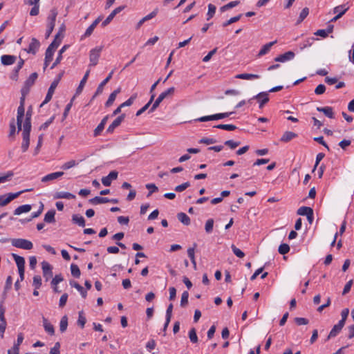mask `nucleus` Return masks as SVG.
<instances>
[{
  "mask_svg": "<svg viewBox=\"0 0 354 354\" xmlns=\"http://www.w3.org/2000/svg\"><path fill=\"white\" fill-rule=\"evenodd\" d=\"M31 210L30 205H23L19 206L17 209H15L14 214L15 215H20L23 213H27Z\"/></svg>",
  "mask_w": 354,
  "mask_h": 354,
  "instance_id": "33",
  "label": "nucleus"
},
{
  "mask_svg": "<svg viewBox=\"0 0 354 354\" xmlns=\"http://www.w3.org/2000/svg\"><path fill=\"white\" fill-rule=\"evenodd\" d=\"M216 6L213 4L209 3L208 5V12H207V20L211 19L216 12Z\"/></svg>",
  "mask_w": 354,
  "mask_h": 354,
  "instance_id": "60",
  "label": "nucleus"
},
{
  "mask_svg": "<svg viewBox=\"0 0 354 354\" xmlns=\"http://www.w3.org/2000/svg\"><path fill=\"white\" fill-rule=\"evenodd\" d=\"M313 211V209L310 207L302 206L297 209V213L299 215L306 216L310 213H311Z\"/></svg>",
  "mask_w": 354,
  "mask_h": 354,
  "instance_id": "40",
  "label": "nucleus"
},
{
  "mask_svg": "<svg viewBox=\"0 0 354 354\" xmlns=\"http://www.w3.org/2000/svg\"><path fill=\"white\" fill-rule=\"evenodd\" d=\"M349 7L346 4L340 5L334 8V13L337 15L332 19V21H335L342 17L343 15L348 10Z\"/></svg>",
  "mask_w": 354,
  "mask_h": 354,
  "instance_id": "8",
  "label": "nucleus"
},
{
  "mask_svg": "<svg viewBox=\"0 0 354 354\" xmlns=\"http://www.w3.org/2000/svg\"><path fill=\"white\" fill-rule=\"evenodd\" d=\"M24 98H21L20 100V105L19 106L17 109V127H18V131L21 130V126H22V120L24 116V112L25 109L24 106Z\"/></svg>",
  "mask_w": 354,
  "mask_h": 354,
  "instance_id": "6",
  "label": "nucleus"
},
{
  "mask_svg": "<svg viewBox=\"0 0 354 354\" xmlns=\"http://www.w3.org/2000/svg\"><path fill=\"white\" fill-rule=\"evenodd\" d=\"M175 88L174 87H170L164 92L161 93L158 98L156 100L154 103L153 104L152 106L151 107L149 112L151 113L154 111L160 105V102L167 97L168 96L172 95L174 93Z\"/></svg>",
  "mask_w": 354,
  "mask_h": 354,
  "instance_id": "2",
  "label": "nucleus"
},
{
  "mask_svg": "<svg viewBox=\"0 0 354 354\" xmlns=\"http://www.w3.org/2000/svg\"><path fill=\"white\" fill-rule=\"evenodd\" d=\"M277 43V40L269 42L262 46L261 50L259 52L258 55L259 57L263 56L268 53L271 49V47Z\"/></svg>",
  "mask_w": 354,
  "mask_h": 354,
  "instance_id": "25",
  "label": "nucleus"
},
{
  "mask_svg": "<svg viewBox=\"0 0 354 354\" xmlns=\"http://www.w3.org/2000/svg\"><path fill=\"white\" fill-rule=\"evenodd\" d=\"M86 322V317L83 315V312H80L77 324L81 326V328H83L84 327Z\"/></svg>",
  "mask_w": 354,
  "mask_h": 354,
  "instance_id": "63",
  "label": "nucleus"
},
{
  "mask_svg": "<svg viewBox=\"0 0 354 354\" xmlns=\"http://www.w3.org/2000/svg\"><path fill=\"white\" fill-rule=\"evenodd\" d=\"M332 32V28H329L328 30L320 29L317 30V32H315V35L317 36H320L322 37H326L328 36V34Z\"/></svg>",
  "mask_w": 354,
  "mask_h": 354,
  "instance_id": "55",
  "label": "nucleus"
},
{
  "mask_svg": "<svg viewBox=\"0 0 354 354\" xmlns=\"http://www.w3.org/2000/svg\"><path fill=\"white\" fill-rule=\"evenodd\" d=\"M189 293L187 291H184L181 296L180 306L182 307L185 306L188 303Z\"/></svg>",
  "mask_w": 354,
  "mask_h": 354,
  "instance_id": "57",
  "label": "nucleus"
},
{
  "mask_svg": "<svg viewBox=\"0 0 354 354\" xmlns=\"http://www.w3.org/2000/svg\"><path fill=\"white\" fill-rule=\"evenodd\" d=\"M89 203L92 205H98L109 202V198L106 197L95 196L93 198L89 199Z\"/></svg>",
  "mask_w": 354,
  "mask_h": 354,
  "instance_id": "29",
  "label": "nucleus"
},
{
  "mask_svg": "<svg viewBox=\"0 0 354 354\" xmlns=\"http://www.w3.org/2000/svg\"><path fill=\"white\" fill-rule=\"evenodd\" d=\"M214 127L230 131H234L236 129V127L234 124H218L214 126Z\"/></svg>",
  "mask_w": 354,
  "mask_h": 354,
  "instance_id": "48",
  "label": "nucleus"
},
{
  "mask_svg": "<svg viewBox=\"0 0 354 354\" xmlns=\"http://www.w3.org/2000/svg\"><path fill=\"white\" fill-rule=\"evenodd\" d=\"M189 338L192 343H196L198 342V337L194 328L190 329L189 332Z\"/></svg>",
  "mask_w": 354,
  "mask_h": 354,
  "instance_id": "50",
  "label": "nucleus"
},
{
  "mask_svg": "<svg viewBox=\"0 0 354 354\" xmlns=\"http://www.w3.org/2000/svg\"><path fill=\"white\" fill-rule=\"evenodd\" d=\"M32 285L35 289H39L41 286V278L39 275H36L33 277Z\"/></svg>",
  "mask_w": 354,
  "mask_h": 354,
  "instance_id": "59",
  "label": "nucleus"
},
{
  "mask_svg": "<svg viewBox=\"0 0 354 354\" xmlns=\"http://www.w3.org/2000/svg\"><path fill=\"white\" fill-rule=\"evenodd\" d=\"M11 244L15 248L27 250H31L33 248L32 243L24 239H12Z\"/></svg>",
  "mask_w": 354,
  "mask_h": 354,
  "instance_id": "3",
  "label": "nucleus"
},
{
  "mask_svg": "<svg viewBox=\"0 0 354 354\" xmlns=\"http://www.w3.org/2000/svg\"><path fill=\"white\" fill-rule=\"evenodd\" d=\"M232 250L233 253L239 258H243L245 256L243 252H242L239 248H236L234 245H232L231 246Z\"/></svg>",
  "mask_w": 354,
  "mask_h": 354,
  "instance_id": "58",
  "label": "nucleus"
},
{
  "mask_svg": "<svg viewBox=\"0 0 354 354\" xmlns=\"http://www.w3.org/2000/svg\"><path fill=\"white\" fill-rule=\"evenodd\" d=\"M62 37V36L61 37H59V33H57L55 35L54 40L51 42V44L48 46V47L47 48L55 52V50L57 48V47L61 44Z\"/></svg>",
  "mask_w": 354,
  "mask_h": 354,
  "instance_id": "24",
  "label": "nucleus"
},
{
  "mask_svg": "<svg viewBox=\"0 0 354 354\" xmlns=\"http://www.w3.org/2000/svg\"><path fill=\"white\" fill-rule=\"evenodd\" d=\"M295 55L292 51H288L284 54L280 55L274 58L275 62H286L287 61L292 60L295 57Z\"/></svg>",
  "mask_w": 354,
  "mask_h": 354,
  "instance_id": "15",
  "label": "nucleus"
},
{
  "mask_svg": "<svg viewBox=\"0 0 354 354\" xmlns=\"http://www.w3.org/2000/svg\"><path fill=\"white\" fill-rule=\"evenodd\" d=\"M341 330L342 329L335 324L328 335L326 340L335 337L341 331Z\"/></svg>",
  "mask_w": 354,
  "mask_h": 354,
  "instance_id": "49",
  "label": "nucleus"
},
{
  "mask_svg": "<svg viewBox=\"0 0 354 354\" xmlns=\"http://www.w3.org/2000/svg\"><path fill=\"white\" fill-rule=\"evenodd\" d=\"M70 284L80 292L83 298H86L87 293L86 291L84 290L82 286H80L79 283L75 281H71Z\"/></svg>",
  "mask_w": 354,
  "mask_h": 354,
  "instance_id": "44",
  "label": "nucleus"
},
{
  "mask_svg": "<svg viewBox=\"0 0 354 354\" xmlns=\"http://www.w3.org/2000/svg\"><path fill=\"white\" fill-rule=\"evenodd\" d=\"M253 98L257 100L259 103V108H262L265 104H266L269 101L268 93V92H261L254 96Z\"/></svg>",
  "mask_w": 354,
  "mask_h": 354,
  "instance_id": "16",
  "label": "nucleus"
},
{
  "mask_svg": "<svg viewBox=\"0 0 354 354\" xmlns=\"http://www.w3.org/2000/svg\"><path fill=\"white\" fill-rule=\"evenodd\" d=\"M124 8V6H119L116 8H115L110 15L106 18V19L102 23V26L104 27L107 26L115 17V16L120 12Z\"/></svg>",
  "mask_w": 354,
  "mask_h": 354,
  "instance_id": "14",
  "label": "nucleus"
},
{
  "mask_svg": "<svg viewBox=\"0 0 354 354\" xmlns=\"http://www.w3.org/2000/svg\"><path fill=\"white\" fill-rule=\"evenodd\" d=\"M190 186V184L189 182H186V183H184L181 185H177L175 188H174V190L177 192H181L184 190H185L187 187H189Z\"/></svg>",
  "mask_w": 354,
  "mask_h": 354,
  "instance_id": "61",
  "label": "nucleus"
},
{
  "mask_svg": "<svg viewBox=\"0 0 354 354\" xmlns=\"http://www.w3.org/2000/svg\"><path fill=\"white\" fill-rule=\"evenodd\" d=\"M136 97H137V94L136 93L133 94L127 101H125L124 102L122 103L120 105V107L123 108L124 106H131L133 103V102H134V100H136Z\"/></svg>",
  "mask_w": 354,
  "mask_h": 354,
  "instance_id": "53",
  "label": "nucleus"
},
{
  "mask_svg": "<svg viewBox=\"0 0 354 354\" xmlns=\"http://www.w3.org/2000/svg\"><path fill=\"white\" fill-rule=\"evenodd\" d=\"M57 16V11L56 9L53 8L50 10L49 15L47 18V30L46 32V37L48 38L50 34L52 33L55 25V20L56 17Z\"/></svg>",
  "mask_w": 354,
  "mask_h": 354,
  "instance_id": "1",
  "label": "nucleus"
},
{
  "mask_svg": "<svg viewBox=\"0 0 354 354\" xmlns=\"http://www.w3.org/2000/svg\"><path fill=\"white\" fill-rule=\"evenodd\" d=\"M278 251L281 254H286L290 251V247L286 243H282L279 245Z\"/></svg>",
  "mask_w": 354,
  "mask_h": 354,
  "instance_id": "56",
  "label": "nucleus"
},
{
  "mask_svg": "<svg viewBox=\"0 0 354 354\" xmlns=\"http://www.w3.org/2000/svg\"><path fill=\"white\" fill-rule=\"evenodd\" d=\"M12 176H13V172L8 171L6 174L0 176V184L4 183L8 181Z\"/></svg>",
  "mask_w": 354,
  "mask_h": 354,
  "instance_id": "64",
  "label": "nucleus"
},
{
  "mask_svg": "<svg viewBox=\"0 0 354 354\" xmlns=\"http://www.w3.org/2000/svg\"><path fill=\"white\" fill-rule=\"evenodd\" d=\"M118 176V172L116 171H111L108 176L102 178V183L104 186H110L112 180H116Z\"/></svg>",
  "mask_w": 354,
  "mask_h": 354,
  "instance_id": "10",
  "label": "nucleus"
},
{
  "mask_svg": "<svg viewBox=\"0 0 354 354\" xmlns=\"http://www.w3.org/2000/svg\"><path fill=\"white\" fill-rule=\"evenodd\" d=\"M241 17H242V15L240 14V15H239L237 16H235V17H233L230 18L229 20L225 21L223 24V27H226V26H229V25H230V24H232L233 23H235L236 21H238L241 19Z\"/></svg>",
  "mask_w": 354,
  "mask_h": 354,
  "instance_id": "52",
  "label": "nucleus"
},
{
  "mask_svg": "<svg viewBox=\"0 0 354 354\" xmlns=\"http://www.w3.org/2000/svg\"><path fill=\"white\" fill-rule=\"evenodd\" d=\"M64 175L63 171H56L53 173L48 174L44 176H43L41 179L42 183H47L49 181L55 180Z\"/></svg>",
  "mask_w": 354,
  "mask_h": 354,
  "instance_id": "13",
  "label": "nucleus"
},
{
  "mask_svg": "<svg viewBox=\"0 0 354 354\" xmlns=\"http://www.w3.org/2000/svg\"><path fill=\"white\" fill-rule=\"evenodd\" d=\"M17 266L18 268V270H25V259L24 257L19 256L16 254H12Z\"/></svg>",
  "mask_w": 354,
  "mask_h": 354,
  "instance_id": "22",
  "label": "nucleus"
},
{
  "mask_svg": "<svg viewBox=\"0 0 354 354\" xmlns=\"http://www.w3.org/2000/svg\"><path fill=\"white\" fill-rule=\"evenodd\" d=\"M89 74H90V70H87L86 72L85 73L83 78L80 81V83L78 87L77 88V90H76L77 95H79L82 93L83 88L85 86V84L88 80Z\"/></svg>",
  "mask_w": 354,
  "mask_h": 354,
  "instance_id": "27",
  "label": "nucleus"
},
{
  "mask_svg": "<svg viewBox=\"0 0 354 354\" xmlns=\"http://www.w3.org/2000/svg\"><path fill=\"white\" fill-rule=\"evenodd\" d=\"M177 218L182 223L185 225H189L190 224V218L185 213H178L177 214Z\"/></svg>",
  "mask_w": 354,
  "mask_h": 354,
  "instance_id": "36",
  "label": "nucleus"
},
{
  "mask_svg": "<svg viewBox=\"0 0 354 354\" xmlns=\"http://www.w3.org/2000/svg\"><path fill=\"white\" fill-rule=\"evenodd\" d=\"M5 309L0 305V336L3 337V335L6 328L7 323L4 317Z\"/></svg>",
  "mask_w": 354,
  "mask_h": 354,
  "instance_id": "9",
  "label": "nucleus"
},
{
  "mask_svg": "<svg viewBox=\"0 0 354 354\" xmlns=\"http://www.w3.org/2000/svg\"><path fill=\"white\" fill-rule=\"evenodd\" d=\"M68 326V317L64 315L62 317L59 323V330L61 333H64L66 330Z\"/></svg>",
  "mask_w": 354,
  "mask_h": 354,
  "instance_id": "42",
  "label": "nucleus"
},
{
  "mask_svg": "<svg viewBox=\"0 0 354 354\" xmlns=\"http://www.w3.org/2000/svg\"><path fill=\"white\" fill-rule=\"evenodd\" d=\"M102 20V17H97L91 25L86 30L84 34L83 35V37H89L93 32L94 29L97 26V25L100 23V21Z\"/></svg>",
  "mask_w": 354,
  "mask_h": 354,
  "instance_id": "21",
  "label": "nucleus"
},
{
  "mask_svg": "<svg viewBox=\"0 0 354 354\" xmlns=\"http://www.w3.org/2000/svg\"><path fill=\"white\" fill-rule=\"evenodd\" d=\"M154 97H155V94H152L150 97L149 101L143 107H142L140 109H139L137 111V113H136L137 116H139L141 114H142L149 107V106L151 104V102H153Z\"/></svg>",
  "mask_w": 354,
  "mask_h": 354,
  "instance_id": "45",
  "label": "nucleus"
},
{
  "mask_svg": "<svg viewBox=\"0 0 354 354\" xmlns=\"http://www.w3.org/2000/svg\"><path fill=\"white\" fill-rule=\"evenodd\" d=\"M109 119V115H106L100 122V123L97 125V127L94 129L93 136L95 137L100 135L102 131L104 130V127L106 124V122Z\"/></svg>",
  "mask_w": 354,
  "mask_h": 354,
  "instance_id": "19",
  "label": "nucleus"
},
{
  "mask_svg": "<svg viewBox=\"0 0 354 354\" xmlns=\"http://www.w3.org/2000/svg\"><path fill=\"white\" fill-rule=\"evenodd\" d=\"M125 115L122 114L121 115L118 116L115 120H113V122L106 129V132L108 133H112L115 129L117 128L120 125L122 122L124 120Z\"/></svg>",
  "mask_w": 354,
  "mask_h": 354,
  "instance_id": "11",
  "label": "nucleus"
},
{
  "mask_svg": "<svg viewBox=\"0 0 354 354\" xmlns=\"http://www.w3.org/2000/svg\"><path fill=\"white\" fill-rule=\"evenodd\" d=\"M235 78L250 80H254V79H259V78H260V76L257 74L241 73V74L236 75L235 76Z\"/></svg>",
  "mask_w": 354,
  "mask_h": 354,
  "instance_id": "30",
  "label": "nucleus"
},
{
  "mask_svg": "<svg viewBox=\"0 0 354 354\" xmlns=\"http://www.w3.org/2000/svg\"><path fill=\"white\" fill-rule=\"evenodd\" d=\"M241 144L240 142H236L232 140H229L225 142V145L228 146L230 149H234L239 146Z\"/></svg>",
  "mask_w": 354,
  "mask_h": 354,
  "instance_id": "62",
  "label": "nucleus"
},
{
  "mask_svg": "<svg viewBox=\"0 0 354 354\" xmlns=\"http://www.w3.org/2000/svg\"><path fill=\"white\" fill-rule=\"evenodd\" d=\"M22 138L21 149L23 152H26L30 145V135H22Z\"/></svg>",
  "mask_w": 354,
  "mask_h": 354,
  "instance_id": "37",
  "label": "nucleus"
},
{
  "mask_svg": "<svg viewBox=\"0 0 354 354\" xmlns=\"http://www.w3.org/2000/svg\"><path fill=\"white\" fill-rule=\"evenodd\" d=\"M120 91H121V88H118L110 94L107 101L105 103V106L106 107H109L113 104V103L114 102V101L116 98L117 95L118 93H120Z\"/></svg>",
  "mask_w": 354,
  "mask_h": 354,
  "instance_id": "28",
  "label": "nucleus"
},
{
  "mask_svg": "<svg viewBox=\"0 0 354 354\" xmlns=\"http://www.w3.org/2000/svg\"><path fill=\"white\" fill-rule=\"evenodd\" d=\"M55 210H50L48 211L45 216H44V221L48 223H51L55 222Z\"/></svg>",
  "mask_w": 354,
  "mask_h": 354,
  "instance_id": "38",
  "label": "nucleus"
},
{
  "mask_svg": "<svg viewBox=\"0 0 354 354\" xmlns=\"http://www.w3.org/2000/svg\"><path fill=\"white\" fill-rule=\"evenodd\" d=\"M103 49V46H97L90 50L89 53V66H95L97 64L99 58L100 57L101 52Z\"/></svg>",
  "mask_w": 354,
  "mask_h": 354,
  "instance_id": "4",
  "label": "nucleus"
},
{
  "mask_svg": "<svg viewBox=\"0 0 354 354\" xmlns=\"http://www.w3.org/2000/svg\"><path fill=\"white\" fill-rule=\"evenodd\" d=\"M317 110L319 112H322L326 116L329 118H334L333 109L330 106L317 107Z\"/></svg>",
  "mask_w": 354,
  "mask_h": 354,
  "instance_id": "26",
  "label": "nucleus"
},
{
  "mask_svg": "<svg viewBox=\"0 0 354 354\" xmlns=\"http://www.w3.org/2000/svg\"><path fill=\"white\" fill-rule=\"evenodd\" d=\"M187 254L189 257L193 266L194 268L196 270V262L195 260V255H194V248H189L187 250Z\"/></svg>",
  "mask_w": 354,
  "mask_h": 354,
  "instance_id": "46",
  "label": "nucleus"
},
{
  "mask_svg": "<svg viewBox=\"0 0 354 354\" xmlns=\"http://www.w3.org/2000/svg\"><path fill=\"white\" fill-rule=\"evenodd\" d=\"M40 46L39 41L36 38H32L26 51L28 53L35 54Z\"/></svg>",
  "mask_w": 354,
  "mask_h": 354,
  "instance_id": "17",
  "label": "nucleus"
},
{
  "mask_svg": "<svg viewBox=\"0 0 354 354\" xmlns=\"http://www.w3.org/2000/svg\"><path fill=\"white\" fill-rule=\"evenodd\" d=\"M53 55H54L53 51H52L48 48L46 49V53H45V59H44V70L48 66L49 63L53 60Z\"/></svg>",
  "mask_w": 354,
  "mask_h": 354,
  "instance_id": "34",
  "label": "nucleus"
},
{
  "mask_svg": "<svg viewBox=\"0 0 354 354\" xmlns=\"http://www.w3.org/2000/svg\"><path fill=\"white\" fill-rule=\"evenodd\" d=\"M113 71H111L108 76L99 84L94 96L102 93L104 86L109 82L113 75Z\"/></svg>",
  "mask_w": 354,
  "mask_h": 354,
  "instance_id": "20",
  "label": "nucleus"
},
{
  "mask_svg": "<svg viewBox=\"0 0 354 354\" xmlns=\"http://www.w3.org/2000/svg\"><path fill=\"white\" fill-rule=\"evenodd\" d=\"M308 14H309V9L308 8H304L299 14L297 24H299L303 20H304V19L308 15Z\"/></svg>",
  "mask_w": 354,
  "mask_h": 354,
  "instance_id": "54",
  "label": "nucleus"
},
{
  "mask_svg": "<svg viewBox=\"0 0 354 354\" xmlns=\"http://www.w3.org/2000/svg\"><path fill=\"white\" fill-rule=\"evenodd\" d=\"M214 219L213 218H209L206 221L205 224V232L207 234H210L213 231L214 227Z\"/></svg>",
  "mask_w": 354,
  "mask_h": 354,
  "instance_id": "41",
  "label": "nucleus"
},
{
  "mask_svg": "<svg viewBox=\"0 0 354 354\" xmlns=\"http://www.w3.org/2000/svg\"><path fill=\"white\" fill-rule=\"evenodd\" d=\"M43 326L46 333L50 335H54L55 330L53 326L45 317H43Z\"/></svg>",
  "mask_w": 354,
  "mask_h": 354,
  "instance_id": "31",
  "label": "nucleus"
},
{
  "mask_svg": "<svg viewBox=\"0 0 354 354\" xmlns=\"http://www.w3.org/2000/svg\"><path fill=\"white\" fill-rule=\"evenodd\" d=\"M17 60V57L10 55H3L1 57V62L3 65L10 66L13 64Z\"/></svg>",
  "mask_w": 354,
  "mask_h": 354,
  "instance_id": "18",
  "label": "nucleus"
},
{
  "mask_svg": "<svg viewBox=\"0 0 354 354\" xmlns=\"http://www.w3.org/2000/svg\"><path fill=\"white\" fill-rule=\"evenodd\" d=\"M31 130V120L26 118L23 124L22 135H30Z\"/></svg>",
  "mask_w": 354,
  "mask_h": 354,
  "instance_id": "35",
  "label": "nucleus"
},
{
  "mask_svg": "<svg viewBox=\"0 0 354 354\" xmlns=\"http://www.w3.org/2000/svg\"><path fill=\"white\" fill-rule=\"evenodd\" d=\"M71 274L76 278H79L81 274L80 270L76 264L73 263L71 265Z\"/></svg>",
  "mask_w": 354,
  "mask_h": 354,
  "instance_id": "47",
  "label": "nucleus"
},
{
  "mask_svg": "<svg viewBox=\"0 0 354 354\" xmlns=\"http://www.w3.org/2000/svg\"><path fill=\"white\" fill-rule=\"evenodd\" d=\"M37 77H38V75L37 73H32L25 82L26 86L30 87V86H32L34 84L35 82L36 81Z\"/></svg>",
  "mask_w": 354,
  "mask_h": 354,
  "instance_id": "43",
  "label": "nucleus"
},
{
  "mask_svg": "<svg viewBox=\"0 0 354 354\" xmlns=\"http://www.w3.org/2000/svg\"><path fill=\"white\" fill-rule=\"evenodd\" d=\"M297 135L292 131H286L283 136H281L280 140L283 142H288L292 140L293 138H296Z\"/></svg>",
  "mask_w": 354,
  "mask_h": 354,
  "instance_id": "32",
  "label": "nucleus"
},
{
  "mask_svg": "<svg viewBox=\"0 0 354 354\" xmlns=\"http://www.w3.org/2000/svg\"><path fill=\"white\" fill-rule=\"evenodd\" d=\"M21 192H19L17 193H8L7 194H3L0 196V206L3 207L10 203L12 200L17 198L21 193Z\"/></svg>",
  "mask_w": 354,
  "mask_h": 354,
  "instance_id": "5",
  "label": "nucleus"
},
{
  "mask_svg": "<svg viewBox=\"0 0 354 354\" xmlns=\"http://www.w3.org/2000/svg\"><path fill=\"white\" fill-rule=\"evenodd\" d=\"M57 85L58 80H55L51 83L42 104L48 103L52 99V97L54 94L55 90L57 88Z\"/></svg>",
  "mask_w": 354,
  "mask_h": 354,
  "instance_id": "12",
  "label": "nucleus"
},
{
  "mask_svg": "<svg viewBox=\"0 0 354 354\" xmlns=\"http://www.w3.org/2000/svg\"><path fill=\"white\" fill-rule=\"evenodd\" d=\"M41 268L44 277L46 279V281H48L53 277L52 266L46 261H43L41 263Z\"/></svg>",
  "mask_w": 354,
  "mask_h": 354,
  "instance_id": "7",
  "label": "nucleus"
},
{
  "mask_svg": "<svg viewBox=\"0 0 354 354\" xmlns=\"http://www.w3.org/2000/svg\"><path fill=\"white\" fill-rule=\"evenodd\" d=\"M72 221L81 227L85 226V220L82 216L74 214L72 217Z\"/></svg>",
  "mask_w": 354,
  "mask_h": 354,
  "instance_id": "39",
  "label": "nucleus"
},
{
  "mask_svg": "<svg viewBox=\"0 0 354 354\" xmlns=\"http://www.w3.org/2000/svg\"><path fill=\"white\" fill-rule=\"evenodd\" d=\"M75 195L66 192H56L54 195V198L55 199H75Z\"/></svg>",
  "mask_w": 354,
  "mask_h": 354,
  "instance_id": "23",
  "label": "nucleus"
},
{
  "mask_svg": "<svg viewBox=\"0 0 354 354\" xmlns=\"http://www.w3.org/2000/svg\"><path fill=\"white\" fill-rule=\"evenodd\" d=\"M76 162L74 160H71L70 161H68L65 163H64L60 168L63 170H68L76 165Z\"/></svg>",
  "mask_w": 354,
  "mask_h": 354,
  "instance_id": "51",
  "label": "nucleus"
}]
</instances>
